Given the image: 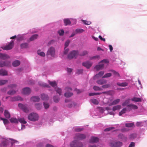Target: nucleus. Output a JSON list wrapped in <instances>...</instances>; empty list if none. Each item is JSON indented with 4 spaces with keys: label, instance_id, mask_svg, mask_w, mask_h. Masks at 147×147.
I'll use <instances>...</instances> for the list:
<instances>
[{
    "label": "nucleus",
    "instance_id": "1",
    "mask_svg": "<svg viewBox=\"0 0 147 147\" xmlns=\"http://www.w3.org/2000/svg\"><path fill=\"white\" fill-rule=\"evenodd\" d=\"M78 51H71L67 55V58L69 59H71L74 58H76L78 55Z\"/></svg>",
    "mask_w": 147,
    "mask_h": 147
},
{
    "label": "nucleus",
    "instance_id": "2",
    "mask_svg": "<svg viewBox=\"0 0 147 147\" xmlns=\"http://www.w3.org/2000/svg\"><path fill=\"white\" fill-rule=\"evenodd\" d=\"M38 116L36 113H33L30 114L28 117V119L32 121H35L38 120Z\"/></svg>",
    "mask_w": 147,
    "mask_h": 147
},
{
    "label": "nucleus",
    "instance_id": "3",
    "mask_svg": "<svg viewBox=\"0 0 147 147\" xmlns=\"http://www.w3.org/2000/svg\"><path fill=\"white\" fill-rule=\"evenodd\" d=\"M122 145V143L119 141H112L109 143V146L112 147H121Z\"/></svg>",
    "mask_w": 147,
    "mask_h": 147
},
{
    "label": "nucleus",
    "instance_id": "4",
    "mask_svg": "<svg viewBox=\"0 0 147 147\" xmlns=\"http://www.w3.org/2000/svg\"><path fill=\"white\" fill-rule=\"evenodd\" d=\"M55 48L51 47L48 50L46 53L47 55H50L52 57H54L55 54Z\"/></svg>",
    "mask_w": 147,
    "mask_h": 147
},
{
    "label": "nucleus",
    "instance_id": "5",
    "mask_svg": "<svg viewBox=\"0 0 147 147\" xmlns=\"http://www.w3.org/2000/svg\"><path fill=\"white\" fill-rule=\"evenodd\" d=\"M82 143L76 141H73L70 144L71 147H83Z\"/></svg>",
    "mask_w": 147,
    "mask_h": 147
},
{
    "label": "nucleus",
    "instance_id": "6",
    "mask_svg": "<svg viewBox=\"0 0 147 147\" xmlns=\"http://www.w3.org/2000/svg\"><path fill=\"white\" fill-rule=\"evenodd\" d=\"M14 45V42L12 40L7 45L3 47V49L4 50H6L11 49L13 48Z\"/></svg>",
    "mask_w": 147,
    "mask_h": 147
},
{
    "label": "nucleus",
    "instance_id": "7",
    "mask_svg": "<svg viewBox=\"0 0 147 147\" xmlns=\"http://www.w3.org/2000/svg\"><path fill=\"white\" fill-rule=\"evenodd\" d=\"M86 136L82 134H76L75 139L78 140H81L86 138Z\"/></svg>",
    "mask_w": 147,
    "mask_h": 147
},
{
    "label": "nucleus",
    "instance_id": "8",
    "mask_svg": "<svg viewBox=\"0 0 147 147\" xmlns=\"http://www.w3.org/2000/svg\"><path fill=\"white\" fill-rule=\"evenodd\" d=\"M19 107L22 109L23 111L26 113L29 112V110L27 107L26 105H24L22 104H19L18 105Z\"/></svg>",
    "mask_w": 147,
    "mask_h": 147
},
{
    "label": "nucleus",
    "instance_id": "9",
    "mask_svg": "<svg viewBox=\"0 0 147 147\" xmlns=\"http://www.w3.org/2000/svg\"><path fill=\"white\" fill-rule=\"evenodd\" d=\"M82 65L86 67L87 69H89L92 65V62L87 61L82 63Z\"/></svg>",
    "mask_w": 147,
    "mask_h": 147
},
{
    "label": "nucleus",
    "instance_id": "10",
    "mask_svg": "<svg viewBox=\"0 0 147 147\" xmlns=\"http://www.w3.org/2000/svg\"><path fill=\"white\" fill-rule=\"evenodd\" d=\"M118 137L119 138L121 139L122 141L125 142L127 141V138L122 134H119Z\"/></svg>",
    "mask_w": 147,
    "mask_h": 147
},
{
    "label": "nucleus",
    "instance_id": "11",
    "mask_svg": "<svg viewBox=\"0 0 147 147\" xmlns=\"http://www.w3.org/2000/svg\"><path fill=\"white\" fill-rule=\"evenodd\" d=\"M31 90L29 88L26 87L23 89L22 93L24 94H29Z\"/></svg>",
    "mask_w": 147,
    "mask_h": 147
},
{
    "label": "nucleus",
    "instance_id": "12",
    "mask_svg": "<svg viewBox=\"0 0 147 147\" xmlns=\"http://www.w3.org/2000/svg\"><path fill=\"white\" fill-rule=\"evenodd\" d=\"M10 63L9 61H1L0 62V66L3 67L5 66H9L10 65Z\"/></svg>",
    "mask_w": 147,
    "mask_h": 147
},
{
    "label": "nucleus",
    "instance_id": "13",
    "mask_svg": "<svg viewBox=\"0 0 147 147\" xmlns=\"http://www.w3.org/2000/svg\"><path fill=\"white\" fill-rule=\"evenodd\" d=\"M99 139L96 137H92L89 140L90 143H94L97 142L98 141Z\"/></svg>",
    "mask_w": 147,
    "mask_h": 147
},
{
    "label": "nucleus",
    "instance_id": "14",
    "mask_svg": "<svg viewBox=\"0 0 147 147\" xmlns=\"http://www.w3.org/2000/svg\"><path fill=\"white\" fill-rule=\"evenodd\" d=\"M11 100L12 101H16L19 100L22 101L23 100V99L20 96H18L11 98Z\"/></svg>",
    "mask_w": 147,
    "mask_h": 147
},
{
    "label": "nucleus",
    "instance_id": "15",
    "mask_svg": "<svg viewBox=\"0 0 147 147\" xmlns=\"http://www.w3.org/2000/svg\"><path fill=\"white\" fill-rule=\"evenodd\" d=\"M30 100L32 101L36 102L39 101L40 98L38 96H34L31 98Z\"/></svg>",
    "mask_w": 147,
    "mask_h": 147
},
{
    "label": "nucleus",
    "instance_id": "16",
    "mask_svg": "<svg viewBox=\"0 0 147 147\" xmlns=\"http://www.w3.org/2000/svg\"><path fill=\"white\" fill-rule=\"evenodd\" d=\"M120 100L119 99H117L114 100L111 103L109 104V106H111L112 105H116L118 104L120 101Z\"/></svg>",
    "mask_w": 147,
    "mask_h": 147
},
{
    "label": "nucleus",
    "instance_id": "17",
    "mask_svg": "<svg viewBox=\"0 0 147 147\" xmlns=\"http://www.w3.org/2000/svg\"><path fill=\"white\" fill-rule=\"evenodd\" d=\"M4 114L5 117L9 119L10 117V114L9 111L7 110H5Z\"/></svg>",
    "mask_w": 147,
    "mask_h": 147
},
{
    "label": "nucleus",
    "instance_id": "18",
    "mask_svg": "<svg viewBox=\"0 0 147 147\" xmlns=\"http://www.w3.org/2000/svg\"><path fill=\"white\" fill-rule=\"evenodd\" d=\"M107 82L106 80L104 79H101L96 81V82L98 84L102 85L104 84H106Z\"/></svg>",
    "mask_w": 147,
    "mask_h": 147
},
{
    "label": "nucleus",
    "instance_id": "19",
    "mask_svg": "<svg viewBox=\"0 0 147 147\" xmlns=\"http://www.w3.org/2000/svg\"><path fill=\"white\" fill-rule=\"evenodd\" d=\"M9 57L7 55L5 54L0 53V58L3 59L9 58Z\"/></svg>",
    "mask_w": 147,
    "mask_h": 147
},
{
    "label": "nucleus",
    "instance_id": "20",
    "mask_svg": "<svg viewBox=\"0 0 147 147\" xmlns=\"http://www.w3.org/2000/svg\"><path fill=\"white\" fill-rule=\"evenodd\" d=\"M41 98L44 100H47L49 99L48 96L44 94H41Z\"/></svg>",
    "mask_w": 147,
    "mask_h": 147
},
{
    "label": "nucleus",
    "instance_id": "21",
    "mask_svg": "<svg viewBox=\"0 0 147 147\" xmlns=\"http://www.w3.org/2000/svg\"><path fill=\"white\" fill-rule=\"evenodd\" d=\"M103 67V64H101L99 65H96L94 67V68L98 71L100 69H102Z\"/></svg>",
    "mask_w": 147,
    "mask_h": 147
},
{
    "label": "nucleus",
    "instance_id": "22",
    "mask_svg": "<svg viewBox=\"0 0 147 147\" xmlns=\"http://www.w3.org/2000/svg\"><path fill=\"white\" fill-rule=\"evenodd\" d=\"M127 106L128 107L131 108L132 109L134 110L137 109H138V107L136 105L133 104H130L127 105Z\"/></svg>",
    "mask_w": 147,
    "mask_h": 147
},
{
    "label": "nucleus",
    "instance_id": "23",
    "mask_svg": "<svg viewBox=\"0 0 147 147\" xmlns=\"http://www.w3.org/2000/svg\"><path fill=\"white\" fill-rule=\"evenodd\" d=\"M7 75V72L5 70L3 69L0 70V75L4 76Z\"/></svg>",
    "mask_w": 147,
    "mask_h": 147
},
{
    "label": "nucleus",
    "instance_id": "24",
    "mask_svg": "<svg viewBox=\"0 0 147 147\" xmlns=\"http://www.w3.org/2000/svg\"><path fill=\"white\" fill-rule=\"evenodd\" d=\"M63 22L65 25L66 26L70 25L71 24V22L69 19H64L63 20Z\"/></svg>",
    "mask_w": 147,
    "mask_h": 147
},
{
    "label": "nucleus",
    "instance_id": "25",
    "mask_svg": "<svg viewBox=\"0 0 147 147\" xmlns=\"http://www.w3.org/2000/svg\"><path fill=\"white\" fill-rule=\"evenodd\" d=\"M117 84L120 86L125 87L127 86L128 83L126 82H124L123 83L117 82Z\"/></svg>",
    "mask_w": 147,
    "mask_h": 147
},
{
    "label": "nucleus",
    "instance_id": "26",
    "mask_svg": "<svg viewBox=\"0 0 147 147\" xmlns=\"http://www.w3.org/2000/svg\"><path fill=\"white\" fill-rule=\"evenodd\" d=\"M104 74V72L103 71H100L97 74H96L95 76V78H98L101 77Z\"/></svg>",
    "mask_w": 147,
    "mask_h": 147
},
{
    "label": "nucleus",
    "instance_id": "27",
    "mask_svg": "<svg viewBox=\"0 0 147 147\" xmlns=\"http://www.w3.org/2000/svg\"><path fill=\"white\" fill-rule=\"evenodd\" d=\"M131 100L133 101L136 102H141L142 99L139 98L134 97L131 99Z\"/></svg>",
    "mask_w": 147,
    "mask_h": 147
},
{
    "label": "nucleus",
    "instance_id": "28",
    "mask_svg": "<svg viewBox=\"0 0 147 147\" xmlns=\"http://www.w3.org/2000/svg\"><path fill=\"white\" fill-rule=\"evenodd\" d=\"M38 36V35L35 34L32 36L30 38V40L32 41L36 39Z\"/></svg>",
    "mask_w": 147,
    "mask_h": 147
},
{
    "label": "nucleus",
    "instance_id": "29",
    "mask_svg": "<svg viewBox=\"0 0 147 147\" xmlns=\"http://www.w3.org/2000/svg\"><path fill=\"white\" fill-rule=\"evenodd\" d=\"M136 137L137 134H132L129 135V138L130 140H133Z\"/></svg>",
    "mask_w": 147,
    "mask_h": 147
},
{
    "label": "nucleus",
    "instance_id": "30",
    "mask_svg": "<svg viewBox=\"0 0 147 147\" xmlns=\"http://www.w3.org/2000/svg\"><path fill=\"white\" fill-rule=\"evenodd\" d=\"M20 64V61L18 60H16L12 63V65L13 66L16 67L18 66Z\"/></svg>",
    "mask_w": 147,
    "mask_h": 147
},
{
    "label": "nucleus",
    "instance_id": "31",
    "mask_svg": "<svg viewBox=\"0 0 147 147\" xmlns=\"http://www.w3.org/2000/svg\"><path fill=\"white\" fill-rule=\"evenodd\" d=\"M121 108V106L120 105H117L114 106L112 108V110L114 111L116 110H119Z\"/></svg>",
    "mask_w": 147,
    "mask_h": 147
},
{
    "label": "nucleus",
    "instance_id": "32",
    "mask_svg": "<svg viewBox=\"0 0 147 147\" xmlns=\"http://www.w3.org/2000/svg\"><path fill=\"white\" fill-rule=\"evenodd\" d=\"M10 121L11 123H17L18 121L16 118H11L10 119Z\"/></svg>",
    "mask_w": 147,
    "mask_h": 147
},
{
    "label": "nucleus",
    "instance_id": "33",
    "mask_svg": "<svg viewBox=\"0 0 147 147\" xmlns=\"http://www.w3.org/2000/svg\"><path fill=\"white\" fill-rule=\"evenodd\" d=\"M91 102L94 104L96 105H98L99 103V101L96 99H92L90 100Z\"/></svg>",
    "mask_w": 147,
    "mask_h": 147
},
{
    "label": "nucleus",
    "instance_id": "34",
    "mask_svg": "<svg viewBox=\"0 0 147 147\" xmlns=\"http://www.w3.org/2000/svg\"><path fill=\"white\" fill-rule=\"evenodd\" d=\"M0 119L3 121V123L5 125L8 124L9 123V121L5 118H3L0 117Z\"/></svg>",
    "mask_w": 147,
    "mask_h": 147
},
{
    "label": "nucleus",
    "instance_id": "35",
    "mask_svg": "<svg viewBox=\"0 0 147 147\" xmlns=\"http://www.w3.org/2000/svg\"><path fill=\"white\" fill-rule=\"evenodd\" d=\"M49 83L51 86L53 87H55L57 85V84L55 81L51 82L49 81Z\"/></svg>",
    "mask_w": 147,
    "mask_h": 147
},
{
    "label": "nucleus",
    "instance_id": "36",
    "mask_svg": "<svg viewBox=\"0 0 147 147\" xmlns=\"http://www.w3.org/2000/svg\"><path fill=\"white\" fill-rule=\"evenodd\" d=\"M73 95V94L72 93L66 92L64 94V96L66 97H69Z\"/></svg>",
    "mask_w": 147,
    "mask_h": 147
},
{
    "label": "nucleus",
    "instance_id": "37",
    "mask_svg": "<svg viewBox=\"0 0 147 147\" xmlns=\"http://www.w3.org/2000/svg\"><path fill=\"white\" fill-rule=\"evenodd\" d=\"M55 90L58 93L59 95H61V94L62 90L59 88H55Z\"/></svg>",
    "mask_w": 147,
    "mask_h": 147
},
{
    "label": "nucleus",
    "instance_id": "38",
    "mask_svg": "<svg viewBox=\"0 0 147 147\" xmlns=\"http://www.w3.org/2000/svg\"><path fill=\"white\" fill-rule=\"evenodd\" d=\"M84 31V30L82 29H77L75 30V31L77 34L82 33Z\"/></svg>",
    "mask_w": 147,
    "mask_h": 147
},
{
    "label": "nucleus",
    "instance_id": "39",
    "mask_svg": "<svg viewBox=\"0 0 147 147\" xmlns=\"http://www.w3.org/2000/svg\"><path fill=\"white\" fill-rule=\"evenodd\" d=\"M28 44L26 43H24L20 45L21 47L22 48H26L28 47Z\"/></svg>",
    "mask_w": 147,
    "mask_h": 147
},
{
    "label": "nucleus",
    "instance_id": "40",
    "mask_svg": "<svg viewBox=\"0 0 147 147\" xmlns=\"http://www.w3.org/2000/svg\"><path fill=\"white\" fill-rule=\"evenodd\" d=\"M19 121L22 123L26 124L27 123L24 118H20L18 119Z\"/></svg>",
    "mask_w": 147,
    "mask_h": 147
},
{
    "label": "nucleus",
    "instance_id": "41",
    "mask_svg": "<svg viewBox=\"0 0 147 147\" xmlns=\"http://www.w3.org/2000/svg\"><path fill=\"white\" fill-rule=\"evenodd\" d=\"M8 82L7 80H0V86L4 85Z\"/></svg>",
    "mask_w": 147,
    "mask_h": 147
},
{
    "label": "nucleus",
    "instance_id": "42",
    "mask_svg": "<svg viewBox=\"0 0 147 147\" xmlns=\"http://www.w3.org/2000/svg\"><path fill=\"white\" fill-rule=\"evenodd\" d=\"M127 109L126 108H123L122 110L119 113V115L121 116L123 114L125 113L126 112Z\"/></svg>",
    "mask_w": 147,
    "mask_h": 147
},
{
    "label": "nucleus",
    "instance_id": "43",
    "mask_svg": "<svg viewBox=\"0 0 147 147\" xmlns=\"http://www.w3.org/2000/svg\"><path fill=\"white\" fill-rule=\"evenodd\" d=\"M38 54L41 56L44 57L45 56V54L42 52H41L40 50H38L37 51Z\"/></svg>",
    "mask_w": 147,
    "mask_h": 147
},
{
    "label": "nucleus",
    "instance_id": "44",
    "mask_svg": "<svg viewBox=\"0 0 147 147\" xmlns=\"http://www.w3.org/2000/svg\"><path fill=\"white\" fill-rule=\"evenodd\" d=\"M93 88L94 90L95 91L102 90V89L101 88H100L99 87L96 86H94L93 87Z\"/></svg>",
    "mask_w": 147,
    "mask_h": 147
},
{
    "label": "nucleus",
    "instance_id": "45",
    "mask_svg": "<svg viewBox=\"0 0 147 147\" xmlns=\"http://www.w3.org/2000/svg\"><path fill=\"white\" fill-rule=\"evenodd\" d=\"M58 33L59 35L60 36H63L64 33V31L63 30H60L58 31Z\"/></svg>",
    "mask_w": 147,
    "mask_h": 147
},
{
    "label": "nucleus",
    "instance_id": "46",
    "mask_svg": "<svg viewBox=\"0 0 147 147\" xmlns=\"http://www.w3.org/2000/svg\"><path fill=\"white\" fill-rule=\"evenodd\" d=\"M36 108L38 110H39L41 109L42 107V105L39 103H36L35 105Z\"/></svg>",
    "mask_w": 147,
    "mask_h": 147
},
{
    "label": "nucleus",
    "instance_id": "47",
    "mask_svg": "<svg viewBox=\"0 0 147 147\" xmlns=\"http://www.w3.org/2000/svg\"><path fill=\"white\" fill-rule=\"evenodd\" d=\"M16 93V91L13 90H10L7 92L8 94L9 95H12L15 94Z\"/></svg>",
    "mask_w": 147,
    "mask_h": 147
},
{
    "label": "nucleus",
    "instance_id": "48",
    "mask_svg": "<svg viewBox=\"0 0 147 147\" xmlns=\"http://www.w3.org/2000/svg\"><path fill=\"white\" fill-rule=\"evenodd\" d=\"M134 124L133 123H126L125 126L126 127H132Z\"/></svg>",
    "mask_w": 147,
    "mask_h": 147
},
{
    "label": "nucleus",
    "instance_id": "49",
    "mask_svg": "<svg viewBox=\"0 0 147 147\" xmlns=\"http://www.w3.org/2000/svg\"><path fill=\"white\" fill-rule=\"evenodd\" d=\"M112 75L111 74V73H108L105 74L102 78H108L111 77Z\"/></svg>",
    "mask_w": 147,
    "mask_h": 147
},
{
    "label": "nucleus",
    "instance_id": "50",
    "mask_svg": "<svg viewBox=\"0 0 147 147\" xmlns=\"http://www.w3.org/2000/svg\"><path fill=\"white\" fill-rule=\"evenodd\" d=\"M129 99H127V100H126L122 104V105L123 106H125V105H128V104L129 103Z\"/></svg>",
    "mask_w": 147,
    "mask_h": 147
},
{
    "label": "nucleus",
    "instance_id": "51",
    "mask_svg": "<svg viewBox=\"0 0 147 147\" xmlns=\"http://www.w3.org/2000/svg\"><path fill=\"white\" fill-rule=\"evenodd\" d=\"M43 104L45 109H46L49 108V105L48 103L44 102Z\"/></svg>",
    "mask_w": 147,
    "mask_h": 147
},
{
    "label": "nucleus",
    "instance_id": "52",
    "mask_svg": "<svg viewBox=\"0 0 147 147\" xmlns=\"http://www.w3.org/2000/svg\"><path fill=\"white\" fill-rule=\"evenodd\" d=\"M70 42V40H67L66 42H65V48H66L69 45V43Z\"/></svg>",
    "mask_w": 147,
    "mask_h": 147
},
{
    "label": "nucleus",
    "instance_id": "53",
    "mask_svg": "<svg viewBox=\"0 0 147 147\" xmlns=\"http://www.w3.org/2000/svg\"><path fill=\"white\" fill-rule=\"evenodd\" d=\"M111 71L113 72V74L115 75L118 76V77H120V74H119L117 72H116V71L113 70H111Z\"/></svg>",
    "mask_w": 147,
    "mask_h": 147
},
{
    "label": "nucleus",
    "instance_id": "54",
    "mask_svg": "<svg viewBox=\"0 0 147 147\" xmlns=\"http://www.w3.org/2000/svg\"><path fill=\"white\" fill-rule=\"evenodd\" d=\"M83 72V69H78L77 70L76 73L78 74H82Z\"/></svg>",
    "mask_w": 147,
    "mask_h": 147
},
{
    "label": "nucleus",
    "instance_id": "55",
    "mask_svg": "<svg viewBox=\"0 0 147 147\" xmlns=\"http://www.w3.org/2000/svg\"><path fill=\"white\" fill-rule=\"evenodd\" d=\"M88 53V52L87 51H84L80 54V55L81 56H83L87 55Z\"/></svg>",
    "mask_w": 147,
    "mask_h": 147
},
{
    "label": "nucleus",
    "instance_id": "56",
    "mask_svg": "<svg viewBox=\"0 0 147 147\" xmlns=\"http://www.w3.org/2000/svg\"><path fill=\"white\" fill-rule=\"evenodd\" d=\"M114 128H115L113 127H111L107 128L105 129L104 131H109L114 129Z\"/></svg>",
    "mask_w": 147,
    "mask_h": 147
},
{
    "label": "nucleus",
    "instance_id": "57",
    "mask_svg": "<svg viewBox=\"0 0 147 147\" xmlns=\"http://www.w3.org/2000/svg\"><path fill=\"white\" fill-rule=\"evenodd\" d=\"M110 87V85L109 84H106L102 86V87L104 88H107Z\"/></svg>",
    "mask_w": 147,
    "mask_h": 147
},
{
    "label": "nucleus",
    "instance_id": "58",
    "mask_svg": "<svg viewBox=\"0 0 147 147\" xmlns=\"http://www.w3.org/2000/svg\"><path fill=\"white\" fill-rule=\"evenodd\" d=\"M83 129L79 127L76 128L75 129V130L76 131L79 132L83 130Z\"/></svg>",
    "mask_w": 147,
    "mask_h": 147
},
{
    "label": "nucleus",
    "instance_id": "59",
    "mask_svg": "<svg viewBox=\"0 0 147 147\" xmlns=\"http://www.w3.org/2000/svg\"><path fill=\"white\" fill-rule=\"evenodd\" d=\"M83 22L84 24L86 25H90L91 24V22H88L86 20H83Z\"/></svg>",
    "mask_w": 147,
    "mask_h": 147
},
{
    "label": "nucleus",
    "instance_id": "60",
    "mask_svg": "<svg viewBox=\"0 0 147 147\" xmlns=\"http://www.w3.org/2000/svg\"><path fill=\"white\" fill-rule=\"evenodd\" d=\"M40 86H42L43 87H50L48 85H47L46 84H45V83L40 84Z\"/></svg>",
    "mask_w": 147,
    "mask_h": 147
},
{
    "label": "nucleus",
    "instance_id": "61",
    "mask_svg": "<svg viewBox=\"0 0 147 147\" xmlns=\"http://www.w3.org/2000/svg\"><path fill=\"white\" fill-rule=\"evenodd\" d=\"M53 100L55 102H58L59 99L57 98L56 96H54L53 97Z\"/></svg>",
    "mask_w": 147,
    "mask_h": 147
},
{
    "label": "nucleus",
    "instance_id": "62",
    "mask_svg": "<svg viewBox=\"0 0 147 147\" xmlns=\"http://www.w3.org/2000/svg\"><path fill=\"white\" fill-rule=\"evenodd\" d=\"M69 51V49L67 48V49H65V48L64 50V52H63L64 54L65 55L67 54L68 52Z\"/></svg>",
    "mask_w": 147,
    "mask_h": 147
},
{
    "label": "nucleus",
    "instance_id": "63",
    "mask_svg": "<svg viewBox=\"0 0 147 147\" xmlns=\"http://www.w3.org/2000/svg\"><path fill=\"white\" fill-rule=\"evenodd\" d=\"M16 86V85L15 84H10L8 86V87L11 88H14Z\"/></svg>",
    "mask_w": 147,
    "mask_h": 147
},
{
    "label": "nucleus",
    "instance_id": "64",
    "mask_svg": "<svg viewBox=\"0 0 147 147\" xmlns=\"http://www.w3.org/2000/svg\"><path fill=\"white\" fill-rule=\"evenodd\" d=\"M135 143L134 142H131L129 145L128 147H134L135 146Z\"/></svg>",
    "mask_w": 147,
    "mask_h": 147
}]
</instances>
